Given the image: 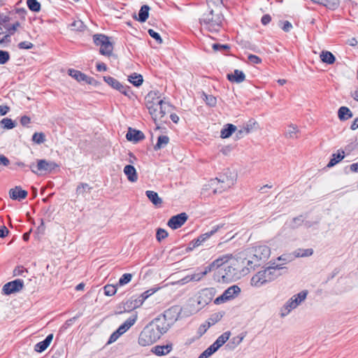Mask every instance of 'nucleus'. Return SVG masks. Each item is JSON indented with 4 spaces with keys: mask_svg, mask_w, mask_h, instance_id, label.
Wrapping results in <instances>:
<instances>
[{
    "mask_svg": "<svg viewBox=\"0 0 358 358\" xmlns=\"http://www.w3.org/2000/svg\"><path fill=\"white\" fill-rule=\"evenodd\" d=\"M223 18L217 16L215 19L213 16V20L207 25L206 28L210 32H218L222 27Z\"/></svg>",
    "mask_w": 358,
    "mask_h": 358,
    "instance_id": "obj_26",
    "label": "nucleus"
},
{
    "mask_svg": "<svg viewBox=\"0 0 358 358\" xmlns=\"http://www.w3.org/2000/svg\"><path fill=\"white\" fill-rule=\"evenodd\" d=\"M124 173L127 176L129 181L131 182H136L138 180V175L135 167L133 165L128 164L124 168Z\"/></svg>",
    "mask_w": 358,
    "mask_h": 358,
    "instance_id": "obj_28",
    "label": "nucleus"
},
{
    "mask_svg": "<svg viewBox=\"0 0 358 358\" xmlns=\"http://www.w3.org/2000/svg\"><path fill=\"white\" fill-rule=\"evenodd\" d=\"M246 274L247 273H243L238 268L225 267V281H234Z\"/></svg>",
    "mask_w": 358,
    "mask_h": 358,
    "instance_id": "obj_18",
    "label": "nucleus"
},
{
    "mask_svg": "<svg viewBox=\"0 0 358 358\" xmlns=\"http://www.w3.org/2000/svg\"><path fill=\"white\" fill-rule=\"evenodd\" d=\"M345 157L344 151L338 150V153H334L331 156V159L327 164V167L331 168L341 162Z\"/></svg>",
    "mask_w": 358,
    "mask_h": 358,
    "instance_id": "obj_36",
    "label": "nucleus"
},
{
    "mask_svg": "<svg viewBox=\"0 0 358 358\" xmlns=\"http://www.w3.org/2000/svg\"><path fill=\"white\" fill-rule=\"evenodd\" d=\"M110 38L103 34L93 35V42L96 46H100L99 53L101 55L108 57L112 55L114 46Z\"/></svg>",
    "mask_w": 358,
    "mask_h": 358,
    "instance_id": "obj_4",
    "label": "nucleus"
},
{
    "mask_svg": "<svg viewBox=\"0 0 358 358\" xmlns=\"http://www.w3.org/2000/svg\"><path fill=\"white\" fill-rule=\"evenodd\" d=\"M92 189V187H90L87 183L85 182H80L76 188V194L78 195L81 194L83 195L85 192H90V191Z\"/></svg>",
    "mask_w": 358,
    "mask_h": 358,
    "instance_id": "obj_42",
    "label": "nucleus"
},
{
    "mask_svg": "<svg viewBox=\"0 0 358 358\" xmlns=\"http://www.w3.org/2000/svg\"><path fill=\"white\" fill-rule=\"evenodd\" d=\"M276 268L280 269L281 267L277 265L275 267H268L263 271H259L251 278V285L259 287L266 282L273 280L277 276V275L274 273Z\"/></svg>",
    "mask_w": 358,
    "mask_h": 358,
    "instance_id": "obj_3",
    "label": "nucleus"
},
{
    "mask_svg": "<svg viewBox=\"0 0 358 358\" xmlns=\"http://www.w3.org/2000/svg\"><path fill=\"white\" fill-rule=\"evenodd\" d=\"M188 219L186 213H181L172 216L168 221L167 225L172 229H177L181 227Z\"/></svg>",
    "mask_w": 358,
    "mask_h": 358,
    "instance_id": "obj_14",
    "label": "nucleus"
},
{
    "mask_svg": "<svg viewBox=\"0 0 358 358\" xmlns=\"http://www.w3.org/2000/svg\"><path fill=\"white\" fill-rule=\"evenodd\" d=\"M159 288H151L148 290H146L145 292H143L141 295L138 296V299L143 302L145 299H147L150 296L152 295L154 293H155Z\"/></svg>",
    "mask_w": 358,
    "mask_h": 358,
    "instance_id": "obj_49",
    "label": "nucleus"
},
{
    "mask_svg": "<svg viewBox=\"0 0 358 358\" xmlns=\"http://www.w3.org/2000/svg\"><path fill=\"white\" fill-rule=\"evenodd\" d=\"M313 253V250L312 248L298 249L294 252V255L296 257H305L311 256Z\"/></svg>",
    "mask_w": 358,
    "mask_h": 358,
    "instance_id": "obj_43",
    "label": "nucleus"
},
{
    "mask_svg": "<svg viewBox=\"0 0 358 358\" xmlns=\"http://www.w3.org/2000/svg\"><path fill=\"white\" fill-rule=\"evenodd\" d=\"M227 78L231 82L241 83L245 80V76L242 71L236 69L233 73L227 74Z\"/></svg>",
    "mask_w": 358,
    "mask_h": 358,
    "instance_id": "obj_30",
    "label": "nucleus"
},
{
    "mask_svg": "<svg viewBox=\"0 0 358 358\" xmlns=\"http://www.w3.org/2000/svg\"><path fill=\"white\" fill-rule=\"evenodd\" d=\"M241 288L238 285H231L225 289V301L231 300L237 297L241 293Z\"/></svg>",
    "mask_w": 358,
    "mask_h": 358,
    "instance_id": "obj_29",
    "label": "nucleus"
},
{
    "mask_svg": "<svg viewBox=\"0 0 358 358\" xmlns=\"http://www.w3.org/2000/svg\"><path fill=\"white\" fill-rule=\"evenodd\" d=\"M0 126L5 129H12L16 126V123L13 120L6 117L0 121Z\"/></svg>",
    "mask_w": 358,
    "mask_h": 358,
    "instance_id": "obj_41",
    "label": "nucleus"
},
{
    "mask_svg": "<svg viewBox=\"0 0 358 358\" xmlns=\"http://www.w3.org/2000/svg\"><path fill=\"white\" fill-rule=\"evenodd\" d=\"M224 267V255H221L213 261L209 265L205 267L207 273H213L214 271Z\"/></svg>",
    "mask_w": 358,
    "mask_h": 358,
    "instance_id": "obj_21",
    "label": "nucleus"
},
{
    "mask_svg": "<svg viewBox=\"0 0 358 358\" xmlns=\"http://www.w3.org/2000/svg\"><path fill=\"white\" fill-rule=\"evenodd\" d=\"M48 346L47 345V344H45V343L43 341H42L35 345L34 350L37 352H42L45 351L48 348Z\"/></svg>",
    "mask_w": 358,
    "mask_h": 358,
    "instance_id": "obj_60",
    "label": "nucleus"
},
{
    "mask_svg": "<svg viewBox=\"0 0 358 358\" xmlns=\"http://www.w3.org/2000/svg\"><path fill=\"white\" fill-rule=\"evenodd\" d=\"M203 100L206 103V104L209 106H215L217 102L216 98L213 95H208L205 93H203Z\"/></svg>",
    "mask_w": 358,
    "mask_h": 358,
    "instance_id": "obj_54",
    "label": "nucleus"
},
{
    "mask_svg": "<svg viewBox=\"0 0 358 358\" xmlns=\"http://www.w3.org/2000/svg\"><path fill=\"white\" fill-rule=\"evenodd\" d=\"M57 167H59V165L54 162L47 161L46 159L37 160L36 169L38 171L50 173Z\"/></svg>",
    "mask_w": 358,
    "mask_h": 358,
    "instance_id": "obj_16",
    "label": "nucleus"
},
{
    "mask_svg": "<svg viewBox=\"0 0 358 358\" xmlns=\"http://www.w3.org/2000/svg\"><path fill=\"white\" fill-rule=\"evenodd\" d=\"M238 178V169L235 166H231L225 170V187H233Z\"/></svg>",
    "mask_w": 358,
    "mask_h": 358,
    "instance_id": "obj_15",
    "label": "nucleus"
},
{
    "mask_svg": "<svg viewBox=\"0 0 358 358\" xmlns=\"http://www.w3.org/2000/svg\"><path fill=\"white\" fill-rule=\"evenodd\" d=\"M207 273H207L206 268H204V271H203L200 273H196L190 275V280H192V281H195V282L199 281Z\"/></svg>",
    "mask_w": 358,
    "mask_h": 358,
    "instance_id": "obj_59",
    "label": "nucleus"
},
{
    "mask_svg": "<svg viewBox=\"0 0 358 358\" xmlns=\"http://www.w3.org/2000/svg\"><path fill=\"white\" fill-rule=\"evenodd\" d=\"M70 27L73 31H82L85 29V25L81 20H78L73 21L70 24Z\"/></svg>",
    "mask_w": 358,
    "mask_h": 358,
    "instance_id": "obj_46",
    "label": "nucleus"
},
{
    "mask_svg": "<svg viewBox=\"0 0 358 358\" xmlns=\"http://www.w3.org/2000/svg\"><path fill=\"white\" fill-rule=\"evenodd\" d=\"M338 115L342 121L347 120L353 116L352 111L345 106H341L338 109Z\"/></svg>",
    "mask_w": 358,
    "mask_h": 358,
    "instance_id": "obj_35",
    "label": "nucleus"
},
{
    "mask_svg": "<svg viewBox=\"0 0 358 358\" xmlns=\"http://www.w3.org/2000/svg\"><path fill=\"white\" fill-rule=\"evenodd\" d=\"M17 47L20 49L29 50L34 47V44L29 41H22L18 43Z\"/></svg>",
    "mask_w": 358,
    "mask_h": 358,
    "instance_id": "obj_64",
    "label": "nucleus"
},
{
    "mask_svg": "<svg viewBox=\"0 0 358 358\" xmlns=\"http://www.w3.org/2000/svg\"><path fill=\"white\" fill-rule=\"evenodd\" d=\"M24 287L22 279H15L8 282L2 287V294L6 296L20 292Z\"/></svg>",
    "mask_w": 358,
    "mask_h": 358,
    "instance_id": "obj_8",
    "label": "nucleus"
},
{
    "mask_svg": "<svg viewBox=\"0 0 358 358\" xmlns=\"http://www.w3.org/2000/svg\"><path fill=\"white\" fill-rule=\"evenodd\" d=\"M28 192L21 188L20 186H15L9 190V196L13 200L22 201L27 196Z\"/></svg>",
    "mask_w": 358,
    "mask_h": 358,
    "instance_id": "obj_19",
    "label": "nucleus"
},
{
    "mask_svg": "<svg viewBox=\"0 0 358 358\" xmlns=\"http://www.w3.org/2000/svg\"><path fill=\"white\" fill-rule=\"evenodd\" d=\"M117 285H106L103 287L104 294L111 296L115 294L117 292Z\"/></svg>",
    "mask_w": 358,
    "mask_h": 358,
    "instance_id": "obj_48",
    "label": "nucleus"
},
{
    "mask_svg": "<svg viewBox=\"0 0 358 358\" xmlns=\"http://www.w3.org/2000/svg\"><path fill=\"white\" fill-rule=\"evenodd\" d=\"M103 80L113 89L116 90L120 93L123 94L124 96H127L130 98L131 94H132V92L131 91V88L129 86L124 85L120 82H119L115 78L106 76L103 77Z\"/></svg>",
    "mask_w": 358,
    "mask_h": 358,
    "instance_id": "obj_7",
    "label": "nucleus"
},
{
    "mask_svg": "<svg viewBox=\"0 0 358 358\" xmlns=\"http://www.w3.org/2000/svg\"><path fill=\"white\" fill-rule=\"evenodd\" d=\"M181 312L178 306H173L166 310L160 315L168 322L171 327L177 321Z\"/></svg>",
    "mask_w": 358,
    "mask_h": 358,
    "instance_id": "obj_10",
    "label": "nucleus"
},
{
    "mask_svg": "<svg viewBox=\"0 0 358 358\" xmlns=\"http://www.w3.org/2000/svg\"><path fill=\"white\" fill-rule=\"evenodd\" d=\"M137 313L131 315L117 328V330L120 332L122 335L135 324V322L137 320Z\"/></svg>",
    "mask_w": 358,
    "mask_h": 358,
    "instance_id": "obj_23",
    "label": "nucleus"
},
{
    "mask_svg": "<svg viewBox=\"0 0 358 358\" xmlns=\"http://www.w3.org/2000/svg\"><path fill=\"white\" fill-rule=\"evenodd\" d=\"M68 74L79 83L83 81L85 83L87 76L86 74L81 72L80 71L76 70L73 69H69L68 70Z\"/></svg>",
    "mask_w": 358,
    "mask_h": 358,
    "instance_id": "obj_31",
    "label": "nucleus"
},
{
    "mask_svg": "<svg viewBox=\"0 0 358 358\" xmlns=\"http://www.w3.org/2000/svg\"><path fill=\"white\" fill-rule=\"evenodd\" d=\"M320 57L322 62L328 64H332L336 61L335 56L331 52L327 50L322 51Z\"/></svg>",
    "mask_w": 358,
    "mask_h": 358,
    "instance_id": "obj_34",
    "label": "nucleus"
},
{
    "mask_svg": "<svg viewBox=\"0 0 358 358\" xmlns=\"http://www.w3.org/2000/svg\"><path fill=\"white\" fill-rule=\"evenodd\" d=\"M145 106L149 113L152 115L155 122L157 118L158 101L160 99V93L158 90L150 91L145 97Z\"/></svg>",
    "mask_w": 358,
    "mask_h": 358,
    "instance_id": "obj_5",
    "label": "nucleus"
},
{
    "mask_svg": "<svg viewBox=\"0 0 358 358\" xmlns=\"http://www.w3.org/2000/svg\"><path fill=\"white\" fill-rule=\"evenodd\" d=\"M339 6V0H326L325 6L329 9L335 10Z\"/></svg>",
    "mask_w": 358,
    "mask_h": 358,
    "instance_id": "obj_61",
    "label": "nucleus"
},
{
    "mask_svg": "<svg viewBox=\"0 0 358 358\" xmlns=\"http://www.w3.org/2000/svg\"><path fill=\"white\" fill-rule=\"evenodd\" d=\"M219 228H220L219 225L214 227L210 231H208L205 234H201L196 238H194L193 240L194 245H196L199 246L200 245H201L202 243L206 241L208 238H210L212 235H213L215 232H217V231L218 230Z\"/></svg>",
    "mask_w": 358,
    "mask_h": 358,
    "instance_id": "obj_27",
    "label": "nucleus"
},
{
    "mask_svg": "<svg viewBox=\"0 0 358 358\" xmlns=\"http://www.w3.org/2000/svg\"><path fill=\"white\" fill-rule=\"evenodd\" d=\"M304 220L303 215H299L294 217L289 222V227L292 229H296L300 227L303 222Z\"/></svg>",
    "mask_w": 358,
    "mask_h": 358,
    "instance_id": "obj_45",
    "label": "nucleus"
},
{
    "mask_svg": "<svg viewBox=\"0 0 358 358\" xmlns=\"http://www.w3.org/2000/svg\"><path fill=\"white\" fill-rule=\"evenodd\" d=\"M143 304L142 301L138 299V296H132L127 301L123 302L122 305H120L119 308L120 310L118 312L121 314L124 312H130L136 308H139Z\"/></svg>",
    "mask_w": 358,
    "mask_h": 358,
    "instance_id": "obj_11",
    "label": "nucleus"
},
{
    "mask_svg": "<svg viewBox=\"0 0 358 358\" xmlns=\"http://www.w3.org/2000/svg\"><path fill=\"white\" fill-rule=\"evenodd\" d=\"M237 131V127L232 124H225V139L229 138Z\"/></svg>",
    "mask_w": 358,
    "mask_h": 358,
    "instance_id": "obj_52",
    "label": "nucleus"
},
{
    "mask_svg": "<svg viewBox=\"0 0 358 358\" xmlns=\"http://www.w3.org/2000/svg\"><path fill=\"white\" fill-rule=\"evenodd\" d=\"M299 132V130L297 129L296 126L294 125H289L286 130L285 132V136L289 138H297V133Z\"/></svg>",
    "mask_w": 358,
    "mask_h": 358,
    "instance_id": "obj_44",
    "label": "nucleus"
},
{
    "mask_svg": "<svg viewBox=\"0 0 358 358\" xmlns=\"http://www.w3.org/2000/svg\"><path fill=\"white\" fill-rule=\"evenodd\" d=\"M173 348L172 343H168L164 345H156L154 346L151 352L157 356H163L169 353Z\"/></svg>",
    "mask_w": 358,
    "mask_h": 358,
    "instance_id": "obj_24",
    "label": "nucleus"
},
{
    "mask_svg": "<svg viewBox=\"0 0 358 358\" xmlns=\"http://www.w3.org/2000/svg\"><path fill=\"white\" fill-rule=\"evenodd\" d=\"M128 80L135 87H139L143 82V76L141 74L134 73L128 76Z\"/></svg>",
    "mask_w": 358,
    "mask_h": 358,
    "instance_id": "obj_37",
    "label": "nucleus"
},
{
    "mask_svg": "<svg viewBox=\"0 0 358 358\" xmlns=\"http://www.w3.org/2000/svg\"><path fill=\"white\" fill-rule=\"evenodd\" d=\"M251 128H243L238 130L237 129V131L235 132V139H241L244 137L245 135L249 134Z\"/></svg>",
    "mask_w": 358,
    "mask_h": 358,
    "instance_id": "obj_53",
    "label": "nucleus"
},
{
    "mask_svg": "<svg viewBox=\"0 0 358 358\" xmlns=\"http://www.w3.org/2000/svg\"><path fill=\"white\" fill-rule=\"evenodd\" d=\"M162 336L149 322L141 331L138 343L143 347L148 346L157 341H158Z\"/></svg>",
    "mask_w": 358,
    "mask_h": 358,
    "instance_id": "obj_2",
    "label": "nucleus"
},
{
    "mask_svg": "<svg viewBox=\"0 0 358 358\" xmlns=\"http://www.w3.org/2000/svg\"><path fill=\"white\" fill-rule=\"evenodd\" d=\"M213 280L216 282L224 280V267L213 272Z\"/></svg>",
    "mask_w": 358,
    "mask_h": 358,
    "instance_id": "obj_55",
    "label": "nucleus"
},
{
    "mask_svg": "<svg viewBox=\"0 0 358 358\" xmlns=\"http://www.w3.org/2000/svg\"><path fill=\"white\" fill-rule=\"evenodd\" d=\"M148 33L149 34V35L152 38H154L157 43L158 44H162L163 43V40L161 37V36L159 35V33H157V31H155V30L152 29H149L148 30Z\"/></svg>",
    "mask_w": 358,
    "mask_h": 358,
    "instance_id": "obj_57",
    "label": "nucleus"
},
{
    "mask_svg": "<svg viewBox=\"0 0 358 358\" xmlns=\"http://www.w3.org/2000/svg\"><path fill=\"white\" fill-rule=\"evenodd\" d=\"M32 141L37 144L43 143L45 141V136L43 132H35L32 136Z\"/></svg>",
    "mask_w": 358,
    "mask_h": 358,
    "instance_id": "obj_50",
    "label": "nucleus"
},
{
    "mask_svg": "<svg viewBox=\"0 0 358 358\" xmlns=\"http://www.w3.org/2000/svg\"><path fill=\"white\" fill-rule=\"evenodd\" d=\"M169 142V138L167 136L161 135L157 138V142L154 146L155 150H159L164 148Z\"/></svg>",
    "mask_w": 358,
    "mask_h": 358,
    "instance_id": "obj_38",
    "label": "nucleus"
},
{
    "mask_svg": "<svg viewBox=\"0 0 358 358\" xmlns=\"http://www.w3.org/2000/svg\"><path fill=\"white\" fill-rule=\"evenodd\" d=\"M168 235L169 234L165 229L162 228H158L157 229L156 238L159 242H161L162 240L166 238Z\"/></svg>",
    "mask_w": 358,
    "mask_h": 358,
    "instance_id": "obj_56",
    "label": "nucleus"
},
{
    "mask_svg": "<svg viewBox=\"0 0 358 358\" xmlns=\"http://www.w3.org/2000/svg\"><path fill=\"white\" fill-rule=\"evenodd\" d=\"M210 327V325L209 324V323H207V321L205 323L201 324L197 331V333L199 335V336H201L203 334H204Z\"/></svg>",
    "mask_w": 358,
    "mask_h": 358,
    "instance_id": "obj_63",
    "label": "nucleus"
},
{
    "mask_svg": "<svg viewBox=\"0 0 358 358\" xmlns=\"http://www.w3.org/2000/svg\"><path fill=\"white\" fill-rule=\"evenodd\" d=\"M150 7L148 5H143L138 11V17L135 18L140 22H145L149 17Z\"/></svg>",
    "mask_w": 358,
    "mask_h": 358,
    "instance_id": "obj_33",
    "label": "nucleus"
},
{
    "mask_svg": "<svg viewBox=\"0 0 358 358\" xmlns=\"http://www.w3.org/2000/svg\"><path fill=\"white\" fill-rule=\"evenodd\" d=\"M270 254V248L266 245L252 247L247 250V265L251 269H254L255 266L259 265L260 261L268 259Z\"/></svg>",
    "mask_w": 358,
    "mask_h": 358,
    "instance_id": "obj_1",
    "label": "nucleus"
},
{
    "mask_svg": "<svg viewBox=\"0 0 358 358\" xmlns=\"http://www.w3.org/2000/svg\"><path fill=\"white\" fill-rule=\"evenodd\" d=\"M28 8L34 13H38L41 10V5L37 0H27Z\"/></svg>",
    "mask_w": 358,
    "mask_h": 358,
    "instance_id": "obj_39",
    "label": "nucleus"
},
{
    "mask_svg": "<svg viewBox=\"0 0 358 358\" xmlns=\"http://www.w3.org/2000/svg\"><path fill=\"white\" fill-rule=\"evenodd\" d=\"M306 291H302L299 294L294 295L285 305L284 308L287 310L285 313H282V315H287L292 309L296 308L303 301H304L307 296Z\"/></svg>",
    "mask_w": 358,
    "mask_h": 358,
    "instance_id": "obj_9",
    "label": "nucleus"
},
{
    "mask_svg": "<svg viewBox=\"0 0 358 358\" xmlns=\"http://www.w3.org/2000/svg\"><path fill=\"white\" fill-rule=\"evenodd\" d=\"M224 345V334H221L217 339L205 350L198 358H208L214 354L220 347Z\"/></svg>",
    "mask_w": 358,
    "mask_h": 358,
    "instance_id": "obj_13",
    "label": "nucleus"
},
{
    "mask_svg": "<svg viewBox=\"0 0 358 358\" xmlns=\"http://www.w3.org/2000/svg\"><path fill=\"white\" fill-rule=\"evenodd\" d=\"M145 195L148 199L156 206H160L162 203V199L159 196L156 192L152 190H147Z\"/></svg>",
    "mask_w": 358,
    "mask_h": 358,
    "instance_id": "obj_32",
    "label": "nucleus"
},
{
    "mask_svg": "<svg viewBox=\"0 0 358 358\" xmlns=\"http://www.w3.org/2000/svg\"><path fill=\"white\" fill-rule=\"evenodd\" d=\"M150 323L160 334L161 336L166 334L171 327V325L159 315L154 318Z\"/></svg>",
    "mask_w": 358,
    "mask_h": 358,
    "instance_id": "obj_12",
    "label": "nucleus"
},
{
    "mask_svg": "<svg viewBox=\"0 0 358 358\" xmlns=\"http://www.w3.org/2000/svg\"><path fill=\"white\" fill-rule=\"evenodd\" d=\"M222 314L220 312L215 313L210 315V317L207 320V323H209V324L213 325L218 321H220L222 317Z\"/></svg>",
    "mask_w": 358,
    "mask_h": 358,
    "instance_id": "obj_51",
    "label": "nucleus"
},
{
    "mask_svg": "<svg viewBox=\"0 0 358 358\" xmlns=\"http://www.w3.org/2000/svg\"><path fill=\"white\" fill-rule=\"evenodd\" d=\"M122 336V334H120V332L116 329L109 337V339L107 342V344H111L113 343H114L115 341H116L117 340V338Z\"/></svg>",
    "mask_w": 358,
    "mask_h": 358,
    "instance_id": "obj_62",
    "label": "nucleus"
},
{
    "mask_svg": "<svg viewBox=\"0 0 358 358\" xmlns=\"http://www.w3.org/2000/svg\"><path fill=\"white\" fill-rule=\"evenodd\" d=\"M230 335L231 334L229 331L225 332V343L228 341L227 344L226 345V348L232 350L242 342L245 337V334H241L231 338H229Z\"/></svg>",
    "mask_w": 358,
    "mask_h": 358,
    "instance_id": "obj_17",
    "label": "nucleus"
},
{
    "mask_svg": "<svg viewBox=\"0 0 358 358\" xmlns=\"http://www.w3.org/2000/svg\"><path fill=\"white\" fill-rule=\"evenodd\" d=\"M213 10H210L208 13L203 14L201 17L199 18V23L201 26L206 28L207 25L209 24L210 22L213 20Z\"/></svg>",
    "mask_w": 358,
    "mask_h": 358,
    "instance_id": "obj_40",
    "label": "nucleus"
},
{
    "mask_svg": "<svg viewBox=\"0 0 358 358\" xmlns=\"http://www.w3.org/2000/svg\"><path fill=\"white\" fill-rule=\"evenodd\" d=\"M126 138L129 141L137 143L143 140L145 135L141 131L129 127L126 134Z\"/></svg>",
    "mask_w": 358,
    "mask_h": 358,
    "instance_id": "obj_20",
    "label": "nucleus"
},
{
    "mask_svg": "<svg viewBox=\"0 0 358 358\" xmlns=\"http://www.w3.org/2000/svg\"><path fill=\"white\" fill-rule=\"evenodd\" d=\"M10 54L8 51L0 50V64H6L10 59Z\"/></svg>",
    "mask_w": 358,
    "mask_h": 358,
    "instance_id": "obj_58",
    "label": "nucleus"
},
{
    "mask_svg": "<svg viewBox=\"0 0 358 358\" xmlns=\"http://www.w3.org/2000/svg\"><path fill=\"white\" fill-rule=\"evenodd\" d=\"M131 273H124L119 279L117 286H123L128 284L132 278Z\"/></svg>",
    "mask_w": 358,
    "mask_h": 358,
    "instance_id": "obj_47",
    "label": "nucleus"
},
{
    "mask_svg": "<svg viewBox=\"0 0 358 358\" xmlns=\"http://www.w3.org/2000/svg\"><path fill=\"white\" fill-rule=\"evenodd\" d=\"M246 261V258H236L231 255H225V267L238 268L239 271L248 273L251 268L247 265Z\"/></svg>",
    "mask_w": 358,
    "mask_h": 358,
    "instance_id": "obj_6",
    "label": "nucleus"
},
{
    "mask_svg": "<svg viewBox=\"0 0 358 358\" xmlns=\"http://www.w3.org/2000/svg\"><path fill=\"white\" fill-rule=\"evenodd\" d=\"M158 106H159V111L157 112V117L160 119L166 115L169 112V108L176 109V107L169 102H166L164 100H159L158 101Z\"/></svg>",
    "mask_w": 358,
    "mask_h": 358,
    "instance_id": "obj_25",
    "label": "nucleus"
},
{
    "mask_svg": "<svg viewBox=\"0 0 358 358\" xmlns=\"http://www.w3.org/2000/svg\"><path fill=\"white\" fill-rule=\"evenodd\" d=\"M137 313L131 315L117 328V330L120 332L122 335L135 324V322L137 320Z\"/></svg>",
    "mask_w": 358,
    "mask_h": 358,
    "instance_id": "obj_22",
    "label": "nucleus"
}]
</instances>
